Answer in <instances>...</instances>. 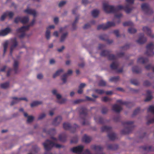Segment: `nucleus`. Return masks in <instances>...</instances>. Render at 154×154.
<instances>
[{
    "label": "nucleus",
    "instance_id": "3",
    "mask_svg": "<svg viewBox=\"0 0 154 154\" xmlns=\"http://www.w3.org/2000/svg\"><path fill=\"white\" fill-rule=\"evenodd\" d=\"M133 121H125L122 122V125L125 128L121 131V133L122 134H126L130 133L132 131L134 126Z\"/></svg>",
    "mask_w": 154,
    "mask_h": 154
},
{
    "label": "nucleus",
    "instance_id": "56",
    "mask_svg": "<svg viewBox=\"0 0 154 154\" xmlns=\"http://www.w3.org/2000/svg\"><path fill=\"white\" fill-rule=\"evenodd\" d=\"M67 74H64L62 77L61 79L63 81V83H65L66 82V81Z\"/></svg>",
    "mask_w": 154,
    "mask_h": 154
},
{
    "label": "nucleus",
    "instance_id": "15",
    "mask_svg": "<svg viewBox=\"0 0 154 154\" xmlns=\"http://www.w3.org/2000/svg\"><path fill=\"white\" fill-rule=\"evenodd\" d=\"M147 40L146 38L144 37L143 33H140V37L139 39L136 41L138 44H142L144 43Z\"/></svg>",
    "mask_w": 154,
    "mask_h": 154
},
{
    "label": "nucleus",
    "instance_id": "43",
    "mask_svg": "<svg viewBox=\"0 0 154 154\" xmlns=\"http://www.w3.org/2000/svg\"><path fill=\"white\" fill-rule=\"evenodd\" d=\"M9 85V83L8 82L2 84L1 85V87L2 88L6 89L8 88Z\"/></svg>",
    "mask_w": 154,
    "mask_h": 154
},
{
    "label": "nucleus",
    "instance_id": "33",
    "mask_svg": "<svg viewBox=\"0 0 154 154\" xmlns=\"http://www.w3.org/2000/svg\"><path fill=\"white\" fill-rule=\"evenodd\" d=\"M132 72L134 73H138L141 72L140 69L138 66H135L133 67Z\"/></svg>",
    "mask_w": 154,
    "mask_h": 154
},
{
    "label": "nucleus",
    "instance_id": "5",
    "mask_svg": "<svg viewBox=\"0 0 154 154\" xmlns=\"http://www.w3.org/2000/svg\"><path fill=\"white\" fill-rule=\"evenodd\" d=\"M112 128L111 127L104 126L101 128L102 132L106 131L108 133L107 136L109 139L111 140H114L116 138V135L115 133L112 132Z\"/></svg>",
    "mask_w": 154,
    "mask_h": 154
},
{
    "label": "nucleus",
    "instance_id": "17",
    "mask_svg": "<svg viewBox=\"0 0 154 154\" xmlns=\"http://www.w3.org/2000/svg\"><path fill=\"white\" fill-rule=\"evenodd\" d=\"M143 30L144 32H146L147 35L151 38H153L154 37V35L151 34V31L150 29L148 27H143Z\"/></svg>",
    "mask_w": 154,
    "mask_h": 154
},
{
    "label": "nucleus",
    "instance_id": "37",
    "mask_svg": "<svg viewBox=\"0 0 154 154\" xmlns=\"http://www.w3.org/2000/svg\"><path fill=\"white\" fill-rule=\"evenodd\" d=\"M42 103L41 101H36L32 102L30 105L31 107H33L37 106L38 105L41 104Z\"/></svg>",
    "mask_w": 154,
    "mask_h": 154
},
{
    "label": "nucleus",
    "instance_id": "18",
    "mask_svg": "<svg viewBox=\"0 0 154 154\" xmlns=\"http://www.w3.org/2000/svg\"><path fill=\"white\" fill-rule=\"evenodd\" d=\"M11 31V29L10 28H6L0 31V36H5L8 35Z\"/></svg>",
    "mask_w": 154,
    "mask_h": 154
},
{
    "label": "nucleus",
    "instance_id": "19",
    "mask_svg": "<svg viewBox=\"0 0 154 154\" xmlns=\"http://www.w3.org/2000/svg\"><path fill=\"white\" fill-rule=\"evenodd\" d=\"M55 26L54 25H51L47 28V30L45 33L46 37L47 39H49L50 36V29H54Z\"/></svg>",
    "mask_w": 154,
    "mask_h": 154
},
{
    "label": "nucleus",
    "instance_id": "2",
    "mask_svg": "<svg viewBox=\"0 0 154 154\" xmlns=\"http://www.w3.org/2000/svg\"><path fill=\"white\" fill-rule=\"evenodd\" d=\"M43 145L46 151L44 154H53L50 152L49 151L51 150L54 146L57 148H60L61 147V145L54 143L49 140H46L45 142L43 143Z\"/></svg>",
    "mask_w": 154,
    "mask_h": 154
},
{
    "label": "nucleus",
    "instance_id": "39",
    "mask_svg": "<svg viewBox=\"0 0 154 154\" xmlns=\"http://www.w3.org/2000/svg\"><path fill=\"white\" fill-rule=\"evenodd\" d=\"M79 18L78 17H76L75 18V21L72 24V28L73 30H75L76 28V25L77 22H78Z\"/></svg>",
    "mask_w": 154,
    "mask_h": 154
},
{
    "label": "nucleus",
    "instance_id": "31",
    "mask_svg": "<svg viewBox=\"0 0 154 154\" xmlns=\"http://www.w3.org/2000/svg\"><path fill=\"white\" fill-rule=\"evenodd\" d=\"M91 140V138L85 134L82 138V141L86 143H89Z\"/></svg>",
    "mask_w": 154,
    "mask_h": 154
},
{
    "label": "nucleus",
    "instance_id": "54",
    "mask_svg": "<svg viewBox=\"0 0 154 154\" xmlns=\"http://www.w3.org/2000/svg\"><path fill=\"white\" fill-rule=\"evenodd\" d=\"M21 17H16L14 20V22L16 23H17L19 22H21Z\"/></svg>",
    "mask_w": 154,
    "mask_h": 154
},
{
    "label": "nucleus",
    "instance_id": "27",
    "mask_svg": "<svg viewBox=\"0 0 154 154\" xmlns=\"http://www.w3.org/2000/svg\"><path fill=\"white\" fill-rule=\"evenodd\" d=\"M147 95L146 98L144 100V101L147 102L150 100L152 98L151 95V92L149 90H147L146 91Z\"/></svg>",
    "mask_w": 154,
    "mask_h": 154
},
{
    "label": "nucleus",
    "instance_id": "34",
    "mask_svg": "<svg viewBox=\"0 0 154 154\" xmlns=\"http://www.w3.org/2000/svg\"><path fill=\"white\" fill-rule=\"evenodd\" d=\"M66 136L65 134H60L59 136V140L62 142H64L66 140Z\"/></svg>",
    "mask_w": 154,
    "mask_h": 154
},
{
    "label": "nucleus",
    "instance_id": "53",
    "mask_svg": "<svg viewBox=\"0 0 154 154\" xmlns=\"http://www.w3.org/2000/svg\"><path fill=\"white\" fill-rule=\"evenodd\" d=\"M5 13L7 14V16H8L10 18H11L13 17L14 15L13 12L11 11H7Z\"/></svg>",
    "mask_w": 154,
    "mask_h": 154
},
{
    "label": "nucleus",
    "instance_id": "10",
    "mask_svg": "<svg viewBox=\"0 0 154 154\" xmlns=\"http://www.w3.org/2000/svg\"><path fill=\"white\" fill-rule=\"evenodd\" d=\"M115 23L113 22H108L107 23L99 25L97 27V29H102L105 30L111 26H115Z\"/></svg>",
    "mask_w": 154,
    "mask_h": 154
},
{
    "label": "nucleus",
    "instance_id": "46",
    "mask_svg": "<svg viewBox=\"0 0 154 154\" xmlns=\"http://www.w3.org/2000/svg\"><path fill=\"white\" fill-rule=\"evenodd\" d=\"M8 43L7 42H5L3 45L4 46V55L5 54V53L6 52L7 48L8 47Z\"/></svg>",
    "mask_w": 154,
    "mask_h": 154
},
{
    "label": "nucleus",
    "instance_id": "16",
    "mask_svg": "<svg viewBox=\"0 0 154 154\" xmlns=\"http://www.w3.org/2000/svg\"><path fill=\"white\" fill-rule=\"evenodd\" d=\"M12 45L11 47L10 51V54L11 55H12L13 50L18 45V43L16 38H14L12 40Z\"/></svg>",
    "mask_w": 154,
    "mask_h": 154
},
{
    "label": "nucleus",
    "instance_id": "62",
    "mask_svg": "<svg viewBox=\"0 0 154 154\" xmlns=\"http://www.w3.org/2000/svg\"><path fill=\"white\" fill-rule=\"evenodd\" d=\"M108 111V109L106 107H103L102 110V113L104 114L106 113Z\"/></svg>",
    "mask_w": 154,
    "mask_h": 154
},
{
    "label": "nucleus",
    "instance_id": "23",
    "mask_svg": "<svg viewBox=\"0 0 154 154\" xmlns=\"http://www.w3.org/2000/svg\"><path fill=\"white\" fill-rule=\"evenodd\" d=\"M29 26H23L17 29L16 30L17 32H25L26 30L29 29Z\"/></svg>",
    "mask_w": 154,
    "mask_h": 154
},
{
    "label": "nucleus",
    "instance_id": "41",
    "mask_svg": "<svg viewBox=\"0 0 154 154\" xmlns=\"http://www.w3.org/2000/svg\"><path fill=\"white\" fill-rule=\"evenodd\" d=\"M99 10H94L92 11L91 14L92 16L94 17H97L99 14Z\"/></svg>",
    "mask_w": 154,
    "mask_h": 154
},
{
    "label": "nucleus",
    "instance_id": "47",
    "mask_svg": "<svg viewBox=\"0 0 154 154\" xmlns=\"http://www.w3.org/2000/svg\"><path fill=\"white\" fill-rule=\"evenodd\" d=\"M137 32L136 29L132 28H130L128 29V32L130 33H134Z\"/></svg>",
    "mask_w": 154,
    "mask_h": 154
},
{
    "label": "nucleus",
    "instance_id": "20",
    "mask_svg": "<svg viewBox=\"0 0 154 154\" xmlns=\"http://www.w3.org/2000/svg\"><path fill=\"white\" fill-rule=\"evenodd\" d=\"M62 118L60 116H58L56 117L53 120L52 124L56 126L58 125L61 122Z\"/></svg>",
    "mask_w": 154,
    "mask_h": 154
},
{
    "label": "nucleus",
    "instance_id": "35",
    "mask_svg": "<svg viewBox=\"0 0 154 154\" xmlns=\"http://www.w3.org/2000/svg\"><path fill=\"white\" fill-rule=\"evenodd\" d=\"M18 65V61L16 60H15L14 61L13 66L14 68V71L15 73H17V72Z\"/></svg>",
    "mask_w": 154,
    "mask_h": 154
},
{
    "label": "nucleus",
    "instance_id": "32",
    "mask_svg": "<svg viewBox=\"0 0 154 154\" xmlns=\"http://www.w3.org/2000/svg\"><path fill=\"white\" fill-rule=\"evenodd\" d=\"M119 66V64L118 62H113L110 65V68L112 69H117Z\"/></svg>",
    "mask_w": 154,
    "mask_h": 154
},
{
    "label": "nucleus",
    "instance_id": "61",
    "mask_svg": "<svg viewBox=\"0 0 154 154\" xmlns=\"http://www.w3.org/2000/svg\"><path fill=\"white\" fill-rule=\"evenodd\" d=\"M33 149L35 152H37L38 151H39L40 149L38 148L36 146H35L33 147Z\"/></svg>",
    "mask_w": 154,
    "mask_h": 154
},
{
    "label": "nucleus",
    "instance_id": "21",
    "mask_svg": "<svg viewBox=\"0 0 154 154\" xmlns=\"http://www.w3.org/2000/svg\"><path fill=\"white\" fill-rule=\"evenodd\" d=\"M24 12L27 14L32 15L34 17L36 15V13L34 10L29 9L28 8L24 10Z\"/></svg>",
    "mask_w": 154,
    "mask_h": 154
},
{
    "label": "nucleus",
    "instance_id": "40",
    "mask_svg": "<svg viewBox=\"0 0 154 154\" xmlns=\"http://www.w3.org/2000/svg\"><path fill=\"white\" fill-rule=\"evenodd\" d=\"M63 72V69H60L58 70L53 75V77L54 78H56L57 76L59 75L62 72Z\"/></svg>",
    "mask_w": 154,
    "mask_h": 154
},
{
    "label": "nucleus",
    "instance_id": "12",
    "mask_svg": "<svg viewBox=\"0 0 154 154\" xmlns=\"http://www.w3.org/2000/svg\"><path fill=\"white\" fill-rule=\"evenodd\" d=\"M13 100L12 101L11 103V105L12 106L15 104H16L21 100H23L27 101V100L26 98L25 97H21L18 98L15 97H13L11 98Z\"/></svg>",
    "mask_w": 154,
    "mask_h": 154
},
{
    "label": "nucleus",
    "instance_id": "26",
    "mask_svg": "<svg viewBox=\"0 0 154 154\" xmlns=\"http://www.w3.org/2000/svg\"><path fill=\"white\" fill-rule=\"evenodd\" d=\"M107 37V35L105 34L101 35L99 36V38L100 39L103 40H106L107 43L110 44L112 43L113 42L112 40H110L109 39H107L106 40V38Z\"/></svg>",
    "mask_w": 154,
    "mask_h": 154
},
{
    "label": "nucleus",
    "instance_id": "49",
    "mask_svg": "<svg viewBox=\"0 0 154 154\" xmlns=\"http://www.w3.org/2000/svg\"><path fill=\"white\" fill-rule=\"evenodd\" d=\"M94 91L96 93L100 94H103L105 92L103 90L101 89H96Z\"/></svg>",
    "mask_w": 154,
    "mask_h": 154
},
{
    "label": "nucleus",
    "instance_id": "22",
    "mask_svg": "<svg viewBox=\"0 0 154 154\" xmlns=\"http://www.w3.org/2000/svg\"><path fill=\"white\" fill-rule=\"evenodd\" d=\"M112 109L115 112H119L122 110V108L120 106L115 104L112 106Z\"/></svg>",
    "mask_w": 154,
    "mask_h": 154
},
{
    "label": "nucleus",
    "instance_id": "48",
    "mask_svg": "<svg viewBox=\"0 0 154 154\" xmlns=\"http://www.w3.org/2000/svg\"><path fill=\"white\" fill-rule=\"evenodd\" d=\"M133 25L132 22L131 21H128L124 22L123 23V25L124 26H132Z\"/></svg>",
    "mask_w": 154,
    "mask_h": 154
},
{
    "label": "nucleus",
    "instance_id": "30",
    "mask_svg": "<svg viewBox=\"0 0 154 154\" xmlns=\"http://www.w3.org/2000/svg\"><path fill=\"white\" fill-rule=\"evenodd\" d=\"M118 148V146L116 144H110L107 146V148L109 149L115 150Z\"/></svg>",
    "mask_w": 154,
    "mask_h": 154
},
{
    "label": "nucleus",
    "instance_id": "6",
    "mask_svg": "<svg viewBox=\"0 0 154 154\" xmlns=\"http://www.w3.org/2000/svg\"><path fill=\"white\" fill-rule=\"evenodd\" d=\"M110 52L108 50H104L102 51L100 54L101 56H107L108 60H114L116 59V57L114 54H110Z\"/></svg>",
    "mask_w": 154,
    "mask_h": 154
},
{
    "label": "nucleus",
    "instance_id": "45",
    "mask_svg": "<svg viewBox=\"0 0 154 154\" xmlns=\"http://www.w3.org/2000/svg\"><path fill=\"white\" fill-rule=\"evenodd\" d=\"M78 141V137L77 136H75L73 137L71 140V143H76Z\"/></svg>",
    "mask_w": 154,
    "mask_h": 154
},
{
    "label": "nucleus",
    "instance_id": "8",
    "mask_svg": "<svg viewBox=\"0 0 154 154\" xmlns=\"http://www.w3.org/2000/svg\"><path fill=\"white\" fill-rule=\"evenodd\" d=\"M142 10L145 14H151L153 13L152 9L150 7L149 4L147 3H143L141 5Z\"/></svg>",
    "mask_w": 154,
    "mask_h": 154
},
{
    "label": "nucleus",
    "instance_id": "58",
    "mask_svg": "<svg viewBox=\"0 0 154 154\" xmlns=\"http://www.w3.org/2000/svg\"><path fill=\"white\" fill-rule=\"evenodd\" d=\"M85 101V100L83 99H78L75 100L74 101V103L75 104H77L79 103L80 102L84 101Z\"/></svg>",
    "mask_w": 154,
    "mask_h": 154
},
{
    "label": "nucleus",
    "instance_id": "64",
    "mask_svg": "<svg viewBox=\"0 0 154 154\" xmlns=\"http://www.w3.org/2000/svg\"><path fill=\"white\" fill-rule=\"evenodd\" d=\"M45 114H44V113L40 115H39V117L38 118V120L41 119H42L44 117H45Z\"/></svg>",
    "mask_w": 154,
    "mask_h": 154
},
{
    "label": "nucleus",
    "instance_id": "9",
    "mask_svg": "<svg viewBox=\"0 0 154 154\" xmlns=\"http://www.w3.org/2000/svg\"><path fill=\"white\" fill-rule=\"evenodd\" d=\"M146 51L145 54L148 56H151L154 55L153 50L154 49V45L152 43H150L146 46Z\"/></svg>",
    "mask_w": 154,
    "mask_h": 154
},
{
    "label": "nucleus",
    "instance_id": "28",
    "mask_svg": "<svg viewBox=\"0 0 154 154\" xmlns=\"http://www.w3.org/2000/svg\"><path fill=\"white\" fill-rule=\"evenodd\" d=\"M143 150L145 151H154V146H144L141 147Z\"/></svg>",
    "mask_w": 154,
    "mask_h": 154
},
{
    "label": "nucleus",
    "instance_id": "29",
    "mask_svg": "<svg viewBox=\"0 0 154 154\" xmlns=\"http://www.w3.org/2000/svg\"><path fill=\"white\" fill-rule=\"evenodd\" d=\"M94 119L96 122L97 123L100 124H103L104 123V120L100 116H98L97 117H94Z\"/></svg>",
    "mask_w": 154,
    "mask_h": 154
},
{
    "label": "nucleus",
    "instance_id": "59",
    "mask_svg": "<svg viewBox=\"0 0 154 154\" xmlns=\"http://www.w3.org/2000/svg\"><path fill=\"white\" fill-rule=\"evenodd\" d=\"M7 16V13H6L5 12L3 14L0 20L1 21H3L4 20L6 17Z\"/></svg>",
    "mask_w": 154,
    "mask_h": 154
},
{
    "label": "nucleus",
    "instance_id": "11",
    "mask_svg": "<svg viewBox=\"0 0 154 154\" xmlns=\"http://www.w3.org/2000/svg\"><path fill=\"white\" fill-rule=\"evenodd\" d=\"M116 102L120 105H124L127 107H131L134 106V103L132 102L127 101H123L121 100H117Z\"/></svg>",
    "mask_w": 154,
    "mask_h": 154
},
{
    "label": "nucleus",
    "instance_id": "52",
    "mask_svg": "<svg viewBox=\"0 0 154 154\" xmlns=\"http://www.w3.org/2000/svg\"><path fill=\"white\" fill-rule=\"evenodd\" d=\"M145 68L147 70L152 69V71L154 72V66L152 67L150 64H149L145 66Z\"/></svg>",
    "mask_w": 154,
    "mask_h": 154
},
{
    "label": "nucleus",
    "instance_id": "42",
    "mask_svg": "<svg viewBox=\"0 0 154 154\" xmlns=\"http://www.w3.org/2000/svg\"><path fill=\"white\" fill-rule=\"evenodd\" d=\"M68 34L67 32H66L63 33L61 35L60 39V41L61 42H62L65 40L66 36Z\"/></svg>",
    "mask_w": 154,
    "mask_h": 154
},
{
    "label": "nucleus",
    "instance_id": "51",
    "mask_svg": "<svg viewBox=\"0 0 154 154\" xmlns=\"http://www.w3.org/2000/svg\"><path fill=\"white\" fill-rule=\"evenodd\" d=\"M34 119V117L32 116H29L27 117V122L28 123H30L32 122Z\"/></svg>",
    "mask_w": 154,
    "mask_h": 154
},
{
    "label": "nucleus",
    "instance_id": "44",
    "mask_svg": "<svg viewBox=\"0 0 154 154\" xmlns=\"http://www.w3.org/2000/svg\"><path fill=\"white\" fill-rule=\"evenodd\" d=\"M131 83L135 85H137L139 84L138 81L136 79H132L131 80Z\"/></svg>",
    "mask_w": 154,
    "mask_h": 154
},
{
    "label": "nucleus",
    "instance_id": "7",
    "mask_svg": "<svg viewBox=\"0 0 154 154\" xmlns=\"http://www.w3.org/2000/svg\"><path fill=\"white\" fill-rule=\"evenodd\" d=\"M63 126L64 129L70 130L72 133L75 132L76 131V128L78 127L76 124H74L73 126H72L69 123L66 122L63 124Z\"/></svg>",
    "mask_w": 154,
    "mask_h": 154
},
{
    "label": "nucleus",
    "instance_id": "55",
    "mask_svg": "<svg viewBox=\"0 0 154 154\" xmlns=\"http://www.w3.org/2000/svg\"><path fill=\"white\" fill-rule=\"evenodd\" d=\"M143 85L145 86L148 87L151 85V83L149 81L146 80L144 82Z\"/></svg>",
    "mask_w": 154,
    "mask_h": 154
},
{
    "label": "nucleus",
    "instance_id": "36",
    "mask_svg": "<svg viewBox=\"0 0 154 154\" xmlns=\"http://www.w3.org/2000/svg\"><path fill=\"white\" fill-rule=\"evenodd\" d=\"M29 21V17L27 16L21 17V23L24 24L27 23Z\"/></svg>",
    "mask_w": 154,
    "mask_h": 154
},
{
    "label": "nucleus",
    "instance_id": "50",
    "mask_svg": "<svg viewBox=\"0 0 154 154\" xmlns=\"http://www.w3.org/2000/svg\"><path fill=\"white\" fill-rule=\"evenodd\" d=\"M98 85L100 86H104L106 85V82L103 80H101L99 81Z\"/></svg>",
    "mask_w": 154,
    "mask_h": 154
},
{
    "label": "nucleus",
    "instance_id": "24",
    "mask_svg": "<svg viewBox=\"0 0 154 154\" xmlns=\"http://www.w3.org/2000/svg\"><path fill=\"white\" fill-rule=\"evenodd\" d=\"M57 98V102L60 104H63L66 101V99H65L61 98V95L59 94H57L56 95Z\"/></svg>",
    "mask_w": 154,
    "mask_h": 154
},
{
    "label": "nucleus",
    "instance_id": "57",
    "mask_svg": "<svg viewBox=\"0 0 154 154\" xmlns=\"http://www.w3.org/2000/svg\"><path fill=\"white\" fill-rule=\"evenodd\" d=\"M140 108H137L135 109L134 111L133 116L136 115L139 113L140 111Z\"/></svg>",
    "mask_w": 154,
    "mask_h": 154
},
{
    "label": "nucleus",
    "instance_id": "63",
    "mask_svg": "<svg viewBox=\"0 0 154 154\" xmlns=\"http://www.w3.org/2000/svg\"><path fill=\"white\" fill-rule=\"evenodd\" d=\"M66 3V2L64 1H62L60 2L59 4V7H61L64 5Z\"/></svg>",
    "mask_w": 154,
    "mask_h": 154
},
{
    "label": "nucleus",
    "instance_id": "1",
    "mask_svg": "<svg viewBox=\"0 0 154 154\" xmlns=\"http://www.w3.org/2000/svg\"><path fill=\"white\" fill-rule=\"evenodd\" d=\"M126 0L128 3L125 6L119 5L115 8L114 6L109 5L106 3H103V10L106 13H116L121 10L124 9L127 13H129L133 8L132 5L134 4V0Z\"/></svg>",
    "mask_w": 154,
    "mask_h": 154
},
{
    "label": "nucleus",
    "instance_id": "38",
    "mask_svg": "<svg viewBox=\"0 0 154 154\" xmlns=\"http://www.w3.org/2000/svg\"><path fill=\"white\" fill-rule=\"evenodd\" d=\"M119 76L112 77L109 79V81L111 82H116L119 80Z\"/></svg>",
    "mask_w": 154,
    "mask_h": 154
},
{
    "label": "nucleus",
    "instance_id": "14",
    "mask_svg": "<svg viewBox=\"0 0 154 154\" xmlns=\"http://www.w3.org/2000/svg\"><path fill=\"white\" fill-rule=\"evenodd\" d=\"M84 147L82 146H78L71 149V150L74 153H81L83 150Z\"/></svg>",
    "mask_w": 154,
    "mask_h": 154
},
{
    "label": "nucleus",
    "instance_id": "13",
    "mask_svg": "<svg viewBox=\"0 0 154 154\" xmlns=\"http://www.w3.org/2000/svg\"><path fill=\"white\" fill-rule=\"evenodd\" d=\"M147 112H150L154 114V106H150L149 107L147 110ZM154 123V118L149 120L146 123L147 125H149L150 124Z\"/></svg>",
    "mask_w": 154,
    "mask_h": 154
},
{
    "label": "nucleus",
    "instance_id": "60",
    "mask_svg": "<svg viewBox=\"0 0 154 154\" xmlns=\"http://www.w3.org/2000/svg\"><path fill=\"white\" fill-rule=\"evenodd\" d=\"M102 100L104 102H107L109 100V99L107 97H104L102 98Z\"/></svg>",
    "mask_w": 154,
    "mask_h": 154
},
{
    "label": "nucleus",
    "instance_id": "25",
    "mask_svg": "<svg viewBox=\"0 0 154 154\" xmlns=\"http://www.w3.org/2000/svg\"><path fill=\"white\" fill-rule=\"evenodd\" d=\"M137 62L138 63L145 64L148 62V59L147 58L141 57L138 59Z\"/></svg>",
    "mask_w": 154,
    "mask_h": 154
},
{
    "label": "nucleus",
    "instance_id": "4",
    "mask_svg": "<svg viewBox=\"0 0 154 154\" xmlns=\"http://www.w3.org/2000/svg\"><path fill=\"white\" fill-rule=\"evenodd\" d=\"M78 110L79 112L80 117L83 120L82 124L84 125L86 124H88V122H86V119L87 117L88 111L86 108L84 106H81L78 108Z\"/></svg>",
    "mask_w": 154,
    "mask_h": 154
}]
</instances>
